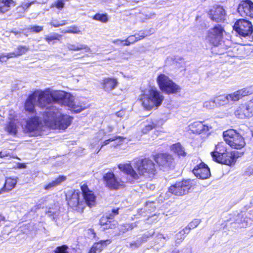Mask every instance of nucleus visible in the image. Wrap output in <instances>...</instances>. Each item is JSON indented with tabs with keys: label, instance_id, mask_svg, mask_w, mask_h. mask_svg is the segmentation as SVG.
<instances>
[{
	"label": "nucleus",
	"instance_id": "nucleus-33",
	"mask_svg": "<svg viewBox=\"0 0 253 253\" xmlns=\"http://www.w3.org/2000/svg\"><path fill=\"white\" fill-rule=\"evenodd\" d=\"M241 154L237 151H232L230 153H228L226 160H230V163L224 164L226 165H231L235 163L236 160L241 156Z\"/></svg>",
	"mask_w": 253,
	"mask_h": 253
},
{
	"label": "nucleus",
	"instance_id": "nucleus-61",
	"mask_svg": "<svg viewBox=\"0 0 253 253\" xmlns=\"http://www.w3.org/2000/svg\"><path fill=\"white\" fill-rule=\"evenodd\" d=\"M123 40H116L113 41V43L117 45H120V44L123 45Z\"/></svg>",
	"mask_w": 253,
	"mask_h": 253
},
{
	"label": "nucleus",
	"instance_id": "nucleus-3",
	"mask_svg": "<svg viewBox=\"0 0 253 253\" xmlns=\"http://www.w3.org/2000/svg\"><path fill=\"white\" fill-rule=\"evenodd\" d=\"M45 125L52 129L64 130L71 124L73 118L63 115L56 106H53L43 113Z\"/></svg>",
	"mask_w": 253,
	"mask_h": 253
},
{
	"label": "nucleus",
	"instance_id": "nucleus-11",
	"mask_svg": "<svg viewBox=\"0 0 253 253\" xmlns=\"http://www.w3.org/2000/svg\"><path fill=\"white\" fill-rule=\"evenodd\" d=\"M233 29L239 35L244 37L251 35L253 32L252 23L244 19L237 21L233 26Z\"/></svg>",
	"mask_w": 253,
	"mask_h": 253
},
{
	"label": "nucleus",
	"instance_id": "nucleus-20",
	"mask_svg": "<svg viewBox=\"0 0 253 253\" xmlns=\"http://www.w3.org/2000/svg\"><path fill=\"white\" fill-rule=\"evenodd\" d=\"M189 129L193 133L201 134L208 132L211 127L200 121L195 122L189 125Z\"/></svg>",
	"mask_w": 253,
	"mask_h": 253
},
{
	"label": "nucleus",
	"instance_id": "nucleus-18",
	"mask_svg": "<svg viewBox=\"0 0 253 253\" xmlns=\"http://www.w3.org/2000/svg\"><path fill=\"white\" fill-rule=\"evenodd\" d=\"M210 18L217 22L222 21L225 17V10L222 6H213L209 12Z\"/></svg>",
	"mask_w": 253,
	"mask_h": 253
},
{
	"label": "nucleus",
	"instance_id": "nucleus-27",
	"mask_svg": "<svg viewBox=\"0 0 253 253\" xmlns=\"http://www.w3.org/2000/svg\"><path fill=\"white\" fill-rule=\"evenodd\" d=\"M171 81L168 76L163 74H160L157 78V82L162 91Z\"/></svg>",
	"mask_w": 253,
	"mask_h": 253
},
{
	"label": "nucleus",
	"instance_id": "nucleus-52",
	"mask_svg": "<svg viewBox=\"0 0 253 253\" xmlns=\"http://www.w3.org/2000/svg\"><path fill=\"white\" fill-rule=\"evenodd\" d=\"M141 244V242L139 240L131 242L129 244V246H127L130 248L132 249H135L139 247Z\"/></svg>",
	"mask_w": 253,
	"mask_h": 253
},
{
	"label": "nucleus",
	"instance_id": "nucleus-28",
	"mask_svg": "<svg viewBox=\"0 0 253 253\" xmlns=\"http://www.w3.org/2000/svg\"><path fill=\"white\" fill-rule=\"evenodd\" d=\"M36 96L35 94L30 95L26 101L25 104V110L30 112H33L35 109V103Z\"/></svg>",
	"mask_w": 253,
	"mask_h": 253
},
{
	"label": "nucleus",
	"instance_id": "nucleus-13",
	"mask_svg": "<svg viewBox=\"0 0 253 253\" xmlns=\"http://www.w3.org/2000/svg\"><path fill=\"white\" fill-rule=\"evenodd\" d=\"M228 154L226 148L222 143L218 144L215 146V151L211 153L213 160L223 164L230 163V160H226Z\"/></svg>",
	"mask_w": 253,
	"mask_h": 253
},
{
	"label": "nucleus",
	"instance_id": "nucleus-45",
	"mask_svg": "<svg viewBox=\"0 0 253 253\" xmlns=\"http://www.w3.org/2000/svg\"><path fill=\"white\" fill-rule=\"evenodd\" d=\"M14 54L12 52H10L9 53H6V54L1 53V54H0V62H6L7 60L9 58H14Z\"/></svg>",
	"mask_w": 253,
	"mask_h": 253
},
{
	"label": "nucleus",
	"instance_id": "nucleus-5",
	"mask_svg": "<svg viewBox=\"0 0 253 253\" xmlns=\"http://www.w3.org/2000/svg\"><path fill=\"white\" fill-rule=\"evenodd\" d=\"M44 122L38 116H34L27 119L25 124L22 126L24 133L31 136L41 135L44 130Z\"/></svg>",
	"mask_w": 253,
	"mask_h": 253
},
{
	"label": "nucleus",
	"instance_id": "nucleus-6",
	"mask_svg": "<svg viewBox=\"0 0 253 253\" xmlns=\"http://www.w3.org/2000/svg\"><path fill=\"white\" fill-rule=\"evenodd\" d=\"M252 91L250 88H243L228 94L220 95L216 97V104L223 106L230 102H237L243 97L250 95Z\"/></svg>",
	"mask_w": 253,
	"mask_h": 253
},
{
	"label": "nucleus",
	"instance_id": "nucleus-15",
	"mask_svg": "<svg viewBox=\"0 0 253 253\" xmlns=\"http://www.w3.org/2000/svg\"><path fill=\"white\" fill-rule=\"evenodd\" d=\"M238 11L242 17H253V2L250 0H242L238 7Z\"/></svg>",
	"mask_w": 253,
	"mask_h": 253
},
{
	"label": "nucleus",
	"instance_id": "nucleus-21",
	"mask_svg": "<svg viewBox=\"0 0 253 253\" xmlns=\"http://www.w3.org/2000/svg\"><path fill=\"white\" fill-rule=\"evenodd\" d=\"M111 243L110 240H101L95 243L90 248L88 253H100L107 245Z\"/></svg>",
	"mask_w": 253,
	"mask_h": 253
},
{
	"label": "nucleus",
	"instance_id": "nucleus-31",
	"mask_svg": "<svg viewBox=\"0 0 253 253\" xmlns=\"http://www.w3.org/2000/svg\"><path fill=\"white\" fill-rule=\"evenodd\" d=\"M111 218H112L111 215L109 217L108 215L103 216L100 219V225L105 226L104 228H112L115 226V224L111 223Z\"/></svg>",
	"mask_w": 253,
	"mask_h": 253
},
{
	"label": "nucleus",
	"instance_id": "nucleus-48",
	"mask_svg": "<svg viewBox=\"0 0 253 253\" xmlns=\"http://www.w3.org/2000/svg\"><path fill=\"white\" fill-rule=\"evenodd\" d=\"M113 138H116V140L113 141V143L111 144V146L114 148L120 145L122 141L124 139V138L122 136H114Z\"/></svg>",
	"mask_w": 253,
	"mask_h": 253
},
{
	"label": "nucleus",
	"instance_id": "nucleus-38",
	"mask_svg": "<svg viewBox=\"0 0 253 253\" xmlns=\"http://www.w3.org/2000/svg\"><path fill=\"white\" fill-rule=\"evenodd\" d=\"M188 233V232H186L185 228L180 231L175 235V243L178 244L181 243L185 238V234Z\"/></svg>",
	"mask_w": 253,
	"mask_h": 253
},
{
	"label": "nucleus",
	"instance_id": "nucleus-40",
	"mask_svg": "<svg viewBox=\"0 0 253 253\" xmlns=\"http://www.w3.org/2000/svg\"><path fill=\"white\" fill-rule=\"evenodd\" d=\"M29 50V48L26 46H19L15 52H12L14 54V57L22 55Z\"/></svg>",
	"mask_w": 253,
	"mask_h": 253
},
{
	"label": "nucleus",
	"instance_id": "nucleus-55",
	"mask_svg": "<svg viewBox=\"0 0 253 253\" xmlns=\"http://www.w3.org/2000/svg\"><path fill=\"white\" fill-rule=\"evenodd\" d=\"M16 117V115L15 112L13 110H10L8 115V119L9 121H13L14 120H16L15 119Z\"/></svg>",
	"mask_w": 253,
	"mask_h": 253
},
{
	"label": "nucleus",
	"instance_id": "nucleus-30",
	"mask_svg": "<svg viewBox=\"0 0 253 253\" xmlns=\"http://www.w3.org/2000/svg\"><path fill=\"white\" fill-rule=\"evenodd\" d=\"M66 179V177L63 175H60L54 180L49 182L48 184L44 186L45 190H50L58 185L60 184L62 182Z\"/></svg>",
	"mask_w": 253,
	"mask_h": 253
},
{
	"label": "nucleus",
	"instance_id": "nucleus-56",
	"mask_svg": "<svg viewBox=\"0 0 253 253\" xmlns=\"http://www.w3.org/2000/svg\"><path fill=\"white\" fill-rule=\"evenodd\" d=\"M127 38L130 41L131 44H132L139 41L138 37H137L135 34L134 35L130 36Z\"/></svg>",
	"mask_w": 253,
	"mask_h": 253
},
{
	"label": "nucleus",
	"instance_id": "nucleus-34",
	"mask_svg": "<svg viewBox=\"0 0 253 253\" xmlns=\"http://www.w3.org/2000/svg\"><path fill=\"white\" fill-rule=\"evenodd\" d=\"M171 150L179 156H185L186 152L183 147L179 143L173 144L171 146Z\"/></svg>",
	"mask_w": 253,
	"mask_h": 253
},
{
	"label": "nucleus",
	"instance_id": "nucleus-26",
	"mask_svg": "<svg viewBox=\"0 0 253 253\" xmlns=\"http://www.w3.org/2000/svg\"><path fill=\"white\" fill-rule=\"evenodd\" d=\"M17 182V178H13L11 177H7L5 179V182L3 187L0 190V193L1 191H9L13 189Z\"/></svg>",
	"mask_w": 253,
	"mask_h": 253
},
{
	"label": "nucleus",
	"instance_id": "nucleus-63",
	"mask_svg": "<svg viewBox=\"0 0 253 253\" xmlns=\"http://www.w3.org/2000/svg\"><path fill=\"white\" fill-rule=\"evenodd\" d=\"M8 156V154L7 153L2 154L1 152H0V158H3L4 157H6Z\"/></svg>",
	"mask_w": 253,
	"mask_h": 253
},
{
	"label": "nucleus",
	"instance_id": "nucleus-12",
	"mask_svg": "<svg viewBox=\"0 0 253 253\" xmlns=\"http://www.w3.org/2000/svg\"><path fill=\"white\" fill-rule=\"evenodd\" d=\"M192 187L191 181L188 180H183L176 182L169 188V191L176 196H182L189 192Z\"/></svg>",
	"mask_w": 253,
	"mask_h": 253
},
{
	"label": "nucleus",
	"instance_id": "nucleus-59",
	"mask_svg": "<svg viewBox=\"0 0 253 253\" xmlns=\"http://www.w3.org/2000/svg\"><path fill=\"white\" fill-rule=\"evenodd\" d=\"M114 128V125L109 124L107 126V129L108 132H111Z\"/></svg>",
	"mask_w": 253,
	"mask_h": 253
},
{
	"label": "nucleus",
	"instance_id": "nucleus-42",
	"mask_svg": "<svg viewBox=\"0 0 253 253\" xmlns=\"http://www.w3.org/2000/svg\"><path fill=\"white\" fill-rule=\"evenodd\" d=\"M156 124L153 122H148L144 125V127L142 129V132L143 133H147L149 131L155 128Z\"/></svg>",
	"mask_w": 253,
	"mask_h": 253
},
{
	"label": "nucleus",
	"instance_id": "nucleus-46",
	"mask_svg": "<svg viewBox=\"0 0 253 253\" xmlns=\"http://www.w3.org/2000/svg\"><path fill=\"white\" fill-rule=\"evenodd\" d=\"M215 100H209L206 101L203 103V107L208 109H211L216 106Z\"/></svg>",
	"mask_w": 253,
	"mask_h": 253
},
{
	"label": "nucleus",
	"instance_id": "nucleus-10",
	"mask_svg": "<svg viewBox=\"0 0 253 253\" xmlns=\"http://www.w3.org/2000/svg\"><path fill=\"white\" fill-rule=\"evenodd\" d=\"M224 32L223 28L217 25L209 30L206 39L212 45L217 46L222 40Z\"/></svg>",
	"mask_w": 253,
	"mask_h": 253
},
{
	"label": "nucleus",
	"instance_id": "nucleus-16",
	"mask_svg": "<svg viewBox=\"0 0 253 253\" xmlns=\"http://www.w3.org/2000/svg\"><path fill=\"white\" fill-rule=\"evenodd\" d=\"M81 190L84 197L83 200L85 203V206L87 205L91 207L95 204V196L92 191H90L87 186L84 184L81 186Z\"/></svg>",
	"mask_w": 253,
	"mask_h": 253
},
{
	"label": "nucleus",
	"instance_id": "nucleus-41",
	"mask_svg": "<svg viewBox=\"0 0 253 253\" xmlns=\"http://www.w3.org/2000/svg\"><path fill=\"white\" fill-rule=\"evenodd\" d=\"M200 222L201 220L200 219H196L193 220L187 226L184 228L185 229L186 232L189 233L191 229H194L197 227Z\"/></svg>",
	"mask_w": 253,
	"mask_h": 253
},
{
	"label": "nucleus",
	"instance_id": "nucleus-29",
	"mask_svg": "<svg viewBox=\"0 0 253 253\" xmlns=\"http://www.w3.org/2000/svg\"><path fill=\"white\" fill-rule=\"evenodd\" d=\"M18 123L17 120L9 121L5 128V131L10 135H15L17 133L18 128L17 126Z\"/></svg>",
	"mask_w": 253,
	"mask_h": 253
},
{
	"label": "nucleus",
	"instance_id": "nucleus-49",
	"mask_svg": "<svg viewBox=\"0 0 253 253\" xmlns=\"http://www.w3.org/2000/svg\"><path fill=\"white\" fill-rule=\"evenodd\" d=\"M68 247L66 245L58 247L55 250V253H69L67 251Z\"/></svg>",
	"mask_w": 253,
	"mask_h": 253
},
{
	"label": "nucleus",
	"instance_id": "nucleus-22",
	"mask_svg": "<svg viewBox=\"0 0 253 253\" xmlns=\"http://www.w3.org/2000/svg\"><path fill=\"white\" fill-rule=\"evenodd\" d=\"M36 1H32L30 2H22L21 5L16 8L15 16L17 18H20L24 16V14L26 9L30 7V6L35 3Z\"/></svg>",
	"mask_w": 253,
	"mask_h": 253
},
{
	"label": "nucleus",
	"instance_id": "nucleus-1",
	"mask_svg": "<svg viewBox=\"0 0 253 253\" xmlns=\"http://www.w3.org/2000/svg\"><path fill=\"white\" fill-rule=\"evenodd\" d=\"M58 102L72 109L75 113H80L87 108L85 104H79L75 101V97L70 93L62 90H53L49 88L41 91L38 96V103L41 108H46V111L53 107L50 105Z\"/></svg>",
	"mask_w": 253,
	"mask_h": 253
},
{
	"label": "nucleus",
	"instance_id": "nucleus-39",
	"mask_svg": "<svg viewBox=\"0 0 253 253\" xmlns=\"http://www.w3.org/2000/svg\"><path fill=\"white\" fill-rule=\"evenodd\" d=\"M104 135L105 133L103 132L100 131L97 133L95 138L92 140L90 145V148L93 149L95 145L98 143L99 141L103 138Z\"/></svg>",
	"mask_w": 253,
	"mask_h": 253
},
{
	"label": "nucleus",
	"instance_id": "nucleus-8",
	"mask_svg": "<svg viewBox=\"0 0 253 253\" xmlns=\"http://www.w3.org/2000/svg\"><path fill=\"white\" fill-rule=\"evenodd\" d=\"M80 195L78 190L69 191L66 194V200L71 207L79 212H82L85 208V203L83 199H80Z\"/></svg>",
	"mask_w": 253,
	"mask_h": 253
},
{
	"label": "nucleus",
	"instance_id": "nucleus-47",
	"mask_svg": "<svg viewBox=\"0 0 253 253\" xmlns=\"http://www.w3.org/2000/svg\"><path fill=\"white\" fill-rule=\"evenodd\" d=\"M50 25L54 27H59L61 26H64L66 24L65 20L58 21L56 20H53L50 22Z\"/></svg>",
	"mask_w": 253,
	"mask_h": 253
},
{
	"label": "nucleus",
	"instance_id": "nucleus-51",
	"mask_svg": "<svg viewBox=\"0 0 253 253\" xmlns=\"http://www.w3.org/2000/svg\"><path fill=\"white\" fill-rule=\"evenodd\" d=\"M31 32L34 33H39L43 30V27L40 26H33L29 29Z\"/></svg>",
	"mask_w": 253,
	"mask_h": 253
},
{
	"label": "nucleus",
	"instance_id": "nucleus-35",
	"mask_svg": "<svg viewBox=\"0 0 253 253\" xmlns=\"http://www.w3.org/2000/svg\"><path fill=\"white\" fill-rule=\"evenodd\" d=\"M13 3L12 0H0V12L4 13L7 11Z\"/></svg>",
	"mask_w": 253,
	"mask_h": 253
},
{
	"label": "nucleus",
	"instance_id": "nucleus-58",
	"mask_svg": "<svg viewBox=\"0 0 253 253\" xmlns=\"http://www.w3.org/2000/svg\"><path fill=\"white\" fill-rule=\"evenodd\" d=\"M125 227H126V229L124 230L122 229L123 232L128 230H132L134 226L132 224H126L125 225Z\"/></svg>",
	"mask_w": 253,
	"mask_h": 253
},
{
	"label": "nucleus",
	"instance_id": "nucleus-32",
	"mask_svg": "<svg viewBox=\"0 0 253 253\" xmlns=\"http://www.w3.org/2000/svg\"><path fill=\"white\" fill-rule=\"evenodd\" d=\"M235 116L239 119H245L246 116V111L244 104H241L235 111Z\"/></svg>",
	"mask_w": 253,
	"mask_h": 253
},
{
	"label": "nucleus",
	"instance_id": "nucleus-62",
	"mask_svg": "<svg viewBox=\"0 0 253 253\" xmlns=\"http://www.w3.org/2000/svg\"><path fill=\"white\" fill-rule=\"evenodd\" d=\"M18 168L22 169L26 168V165L23 163H19L18 166Z\"/></svg>",
	"mask_w": 253,
	"mask_h": 253
},
{
	"label": "nucleus",
	"instance_id": "nucleus-37",
	"mask_svg": "<svg viewBox=\"0 0 253 253\" xmlns=\"http://www.w3.org/2000/svg\"><path fill=\"white\" fill-rule=\"evenodd\" d=\"M63 34L71 33L79 34H81V31L80 28L76 26H73L68 27L66 29L63 30L61 32Z\"/></svg>",
	"mask_w": 253,
	"mask_h": 253
},
{
	"label": "nucleus",
	"instance_id": "nucleus-14",
	"mask_svg": "<svg viewBox=\"0 0 253 253\" xmlns=\"http://www.w3.org/2000/svg\"><path fill=\"white\" fill-rule=\"evenodd\" d=\"M155 161L161 169L166 171L174 167L172 157L167 154H159L155 159Z\"/></svg>",
	"mask_w": 253,
	"mask_h": 253
},
{
	"label": "nucleus",
	"instance_id": "nucleus-54",
	"mask_svg": "<svg viewBox=\"0 0 253 253\" xmlns=\"http://www.w3.org/2000/svg\"><path fill=\"white\" fill-rule=\"evenodd\" d=\"M123 116H124V112L123 111H120L117 112L115 115H113L112 116V119L113 120H115V124H117L118 122L117 120H115V118L116 117H122Z\"/></svg>",
	"mask_w": 253,
	"mask_h": 253
},
{
	"label": "nucleus",
	"instance_id": "nucleus-24",
	"mask_svg": "<svg viewBox=\"0 0 253 253\" xmlns=\"http://www.w3.org/2000/svg\"><path fill=\"white\" fill-rule=\"evenodd\" d=\"M180 90L181 87L171 80L163 89L162 91L170 94L179 92Z\"/></svg>",
	"mask_w": 253,
	"mask_h": 253
},
{
	"label": "nucleus",
	"instance_id": "nucleus-2",
	"mask_svg": "<svg viewBox=\"0 0 253 253\" xmlns=\"http://www.w3.org/2000/svg\"><path fill=\"white\" fill-rule=\"evenodd\" d=\"M133 167L130 164H119V169L129 175L132 179L137 180L139 176L151 177L156 173L155 165L149 159H137L134 161Z\"/></svg>",
	"mask_w": 253,
	"mask_h": 253
},
{
	"label": "nucleus",
	"instance_id": "nucleus-4",
	"mask_svg": "<svg viewBox=\"0 0 253 253\" xmlns=\"http://www.w3.org/2000/svg\"><path fill=\"white\" fill-rule=\"evenodd\" d=\"M164 99L163 95L157 89L151 88L140 96V100L143 107L148 110L158 108Z\"/></svg>",
	"mask_w": 253,
	"mask_h": 253
},
{
	"label": "nucleus",
	"instance_id": "nucleus-64",
	"mask_svg": "<svg viewBox=\"0 0 253 253\" xmlns=\"http://www.w3.org/2000/svg\"><path fill=\"white\" fill-rule=\"evenodd\" d=\"M54 212L53 211H50V210L49 209L48 211L47 212V213L49 215V216H51L52 215V213H53Z\"/></svg>",
	"mask_w": 253,
	"mask_h": 253
},
{
	"label": "nucleus",
	"instance_id": "nucleus-60",
	"mask_svg": "<svg viewBox=\"0 0 253 253\" xmlns=\"http://www.w3.org/2000/svg\"><path fill=\"white\" fill-rule=\"evenodd\" d=\"M130 44H131L130 42L129 41V40L128 39V38H127L125 40H123V45L128 46V45H129Z\"/></svg>",
	"mask_w": 253,
	"mask_h": 253
},
{
	"label": "nucleus",
	"instance_id": "nucleus-23",
	"mask_svg": "<svg viewBox=\"0 0 253 253\" xmlns=\"http://www.w3.org/2000/svg\"><path fill=\"white\" fill-rule=\"evenodd\" d=\"M180 90L181 87L171 80L163 89L162 91L170 94L179 92Z\"/></svg>",
	"mask_w": 253,
	"mask_h": 253
},
{
	"label": "nucleus",
	"instance_id": "nucleus-53",
	"mask_svg": "<svg viewBox=\"0 0 253 253\" xmlns=\"http://www.w3.org/2000/svg\"><path fill=\"white\" fill-rule=\"evenodd\" d=\"M58 35L56 34H54L50 36H46L45 37V40L46 41H47L48 43L50 42V41L57 40V39Z\"/></svg>",
	"mask_w": 253,
	"mask_h": 253
},
{
	"label": "nucleus",
	"instance_id": "nucleus-43",
	"mask_svg": "<svg viewBox=\"0 0 253 253\" xmlns=\"http://www.w3.org/2000/svg\"><path fill=\"white\" fill-rule=\"evenodd\" d=\"M93 19L95 20L99 21L103 23H106L108 21L107 15L105 14H96L93 16Z\"/></svg>",
	"mask_w": 253,
	"mask_h": 253
},
{
	"label": "nucleus",
	"instance_id": "nucleus-44",
	"mask_svg": "<svg viewBox=\"0 0 253 253\" xmlns=\"http://www.w3.org/2000/svg\"><path fill=\"white\" fill-rule=\"evenodd\" d=\"M64 0H57L51 5L50 8L55 7L57 9L61 10L64 7Z\"/></svg>",
	"mask_w": 253,
	"mask_h": 253
},
{
	"label": "nucleus",
	"instance_id": "nucleus-50",
	"mask_svg": "<svg viewBox=\"0 0 253 253\" xmlns=\"http://www.w3.org/2000/svg\"><path fill=\"white\" fill-rule=\"evenodd\" d=\"M116 140V138H113L112 137V138H110L109 139H108L106 140H105L103 142V143H102L100 147L97 148L96 151H95V152L96 153H98L100 150H101V149L104 146H105V145H107L109 144H110V142H113V140Z\"/></svg>",
	"mask_w": 253,
	"mask_h": 253
},
{
	"label": "nucleus",
	"instance_id": "nucleus-7",
	"mask_svg": "<svg viewBox=\"0 0 253 253\" xmlns=\"http://www.w3.org/2000/svg\"><path fill=\"white\" fill-rule=\"evenodd\" d=\"M225 141L232 148L241 149L245 145L244 138L234 129H229L223 133Z\"/></svg>",
	"mask_w": 253,
	"mask_h": 253
},
{
	"label": "nucleus",
	"instance_id": "nucleus-36",
	"mask_svg": "<svg viewBox=\"0 0 253 253\" xmlns=\"http://www.w3.org/2000/svg\"><path fill=\"white\" fill-rule=\"evenodd\" d=\"M247 118H251L253 116V103L250 100L245 104Z\"/></svg>",
	"mask_w": 253,
	"mask_h": 253
},
{
	"label": "nucleus",
	"instance_id": "nucleus-25",
	"mask_svg": "<svg viewBox=\"0 0 253 253\" xmlns=\"http://www.w3.org/2000/svg\"><path fill=\"white\" fill-rule=\"evenodd\" d=\"M67 47L69 50L72 51H77L84 50L85 52L91 51L90 48L87 45L80 43H67Z\"/></svg>",
	"mask_w": 253,
	"mask_h": 253
},
{
	"label": "nucleus",
	"instance_id": "nucleus-19",
	"mask_svg": "<svg viewBox=\"0 0 253 253\" xmlns=\"http://www.w3.org/2000/svg\"><path fill=\"white\" fill-rule=\"evenodd\" d=\"M118 79L114 77H106L103 78L101 82L102 88L106 92H110L115 89L118 85Z\"/></svg>",
	"mask_w": 253,
	"mask_h": 253
},
{
	"label": "nucleus",
	"instance_id": "nucleus-57",
	"mask_svg": "<svg viewBox=\"0 0 253 253\" xmlns=\"http://www.w3.org/2000/svg\"><path fill=\"white\" fill-rule=\"evenodd\" d=\"M135 35L138 37L139 41L144 39L147 35L144 31H140L138 33L135 34Z\"/></svg>",
	"mask_w": 253,
	"mask_h": 253
},
{
	"label": "nucleus",
	"instance_id": "nucleus-17",
	"mask_svg": "<svg viewBox=\"0 0 253 253\" xmlns=\"http://www.w3.org/2000/svg\"><path fill=\"white\" fill-rule=\"evenodd\" d=\"M193 173L197 178L202 179H207L211 175L209 168L204 163L197 165L193 169Z\"/></svg>",
	"mask_w": 253,
	"mask_h": 253
},
{
	"label": "nucleus",
	"instance_id": "nucleus-9",
	"mask_svg": "<svg viewBox=\"0 0 253 253\" xmlns=\"http://www.w3.org/2000/svg\"><path fill=\"white\" fill-rule=\"evenodd\" d=\"M103 179L106 186L110 189L117 190L122 187L126 180L123 177L115 175L114 173L109 172L103 176Z\"/></svg>",
	"mask_w": 253,
	"mask_h": 253
}]
</instances>
